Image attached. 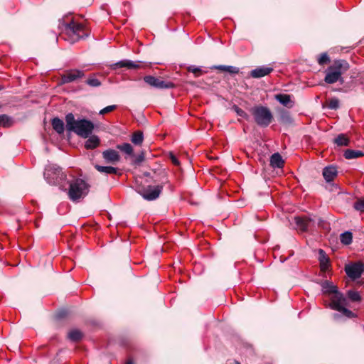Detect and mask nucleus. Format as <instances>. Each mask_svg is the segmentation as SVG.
Instances as JSON below:
<instances>
[{"instance_id":"f257e3e1","label":"nucleus","mask_w":364,"mask_h":364,"mask_svg":"<svg viewBox=\"0 0 364 364\" xmlns=\"http://www.w3.org/2000/svg\"><path fill=\"white\" fill-rule=\"evenodd\" d=\"M322 288L326 293L332 294L330 306L332 309L341 312L347 318H354L355 314L346 308L348 305L347 298L337 289L332 283L325 281L322 283Z\"/></svg>"},{"instance_id":"f03ea898","label":"nucleus","mask_w":364,"mask_h":364,"mask_svg":"<svg viewBox=\"0 0 364 364\" xmlns=\"http://www.w3.org/2000/svg\"><path fill=\"white\" fill-rule=\"evenodd\" d=\"M65 129L68 132H74L82 138H87L94 129V124L87 119L76 120L73 113H68L65 116Z\"/></svg>"},{"instance_id":"7ed1b4c3","label":"nucleus","mask_w":364,"mask_h":364,"mask_svg":"<svg viewBox=\"0 0 364 364\" xmlns=\"http://www.w3.org/2000/svg\"><path fill=\"white\" fill-rule=\"evenodd\" d=\"M350 68L349 63L345 60H335L325 70L324 81L328 84L336 82H343L342 75L346 73Z\"/></svg>"},{"instance_id":"20e7f679","label":"nucleus","mask_w":364,"mask_h":364,"mask_svg":"<svg viewBox=\"0 0 364 364\" xmlns=\"http://www.w3.org/2000/svg\"><path fill=\"white\" fill-rule=\"evenodd\" d=\"M90 189V186L81 178H75L70 181L68 192L69 198L73 201H78L85 197Z\"/></svg>"},{"instance_id":"39448f33","label":"nucleus","mask_w":364,"mask_h":364,"mask_svg":"<svg viewBox=\"0 0 364 364\" xmlns=\"http://www.w3.org/2000/svg\"><path fill=\"white\" fill-rule=\"evenodd\" d=\"M250 112L257 125L262 127H268L273 120V115L270 109L262 105L253 107Z\"/></svg>"},{"instance_id":"423d86ee","label":"nucleus","mask_w":364,"mask_h":364,"mask_svg":"<svg viewBox=\"0 0 364 364\" xmlns=\"http://www.w3.org/2000/svg\"><path fill=\"white\" fill-rule=\"evenodd\" d=\"M44 177L48 183L62 186L66 181L67 176L59 166L48 165L45 169Z\"/></svg>"},{"instance_id":"0eeeda50","label":"nucleus","mask_w":364,"mask_h":364,"mask_svg":"<svg viewBox=\"0 0 364 364\" xmlns=\"http://www.w3.org/2000/svg\"><path fill=\"white\" fill-rule=\"evenodd\" d=\"M166 181H162L161 185L156 186H147L142 187L140 186H136V190L146 200H154L158 198L162 191L164 184Z\"/></svg>"},{"instance_id":"6e6552de","label":"nucleus","mask_w":364,"mask_h":364,"mask_svg":"<svg viewBox=\"0 0 364 364\" xmlns=\"http://www.w3.org/2000/svg\"><path fill=\"white\" fill-rule=\"evenodd\" d=\"M65 31L68 35L73 36L75 40L83 38L88 35L84 26L75 21L66 24Z\"/></svg>"},{"instance_id":"1a4fd4ad","label":"nucleus","mask_w":364,"mask_h":364,"mask_svg":"<svg viewBox=\"0 0 364 364\" xmlns=\"http://www.w3.org/2000/svg\"><path fill=\"white\" fill-rule=\"evenodd\" d=\"M346 274L352 279L360 278L364 272V264L362 262H350L345 266Z\"/></svg>"},{"instance_id":"9d476101","label":"nucleus","mask_w":364,"mask_h":364,"mask_svg":"<svg viewBox=\"0 0 364 364\" xmlns=\"http://www.w3.org/2000/svg\"><path fill=\"white\" fill-rule=\"evenodd\" d=\"M144 81L149 86L156 89H170L175 87V85L172 82L165 81L161 77H156L152 75L144 76Z\"/></svg>"},{"instance_id":"9b49d317","label":"nucleus","mask_w":364,"mask_h":364,"mask_svg":"<svg viewBox=\"0 0 364 364\" xmlns=\"http://www.w3.org/2000/svg\"><path fill=\"white\" fill-rule=\"evenodd\" d=\"M85 76V72L77 69L70 70L61 76V82L67 84L82 78Z\"/></svg>"},{"instance_id":"f8f14e48","label":"nucleus","mask_w":364,"mask_h":364,"mask_svg":"<svg viewBox=\"0 0 364 364\" xmlns=\"http://www.w3.org/2000/svg\"><path fill=\"white\" fill-rule=\"evenodd\" d=\"M296 229L301 232H306L314 225L313 219L307 217L297 216L294 218Z\"/></svg>"},{"instance_id":"ddd939ff","label":"nucleus","mask_w":364,"mask_h":364,"mask_svg":"<svg viewBox=\"0 0 364 364\" xmlns=\"http://www.w3.org/2000/svg\"><path fill=\"white\" fill-rule=\"evenodd\" d=\"M142 67L141 62H133L130 60H123L110 65V68L112 70H117L122 68H126L127 69H139Z\"/></svg>"},{"instance_id":"4468645a","label":"nucleus","mask_w":364,"mask_h":364,"mask_svg":"<svg viewBox=\"0 0 364 364\" xmlns=\"http://www.w3.org/2000/svg\"><path fill=\"white\" fill-rule=\"evenodd\" d=\"M102 157L107 164H116L120 160L119 153L112 149H107L102 152Z\"/></svg>"},{"instance_id":"2eb2a0df","label":"nucleus","mask_w":364,"mask_h":364,"mask_svg":"<svg viewBox=\"0 0 364 364\" xmlns=\"http://www.w3.org/2000/svg\"><path fill=\"white\" fill-rule=\"evenodd\" d=\"M273 70L270 67H259L252 70L250 73V76L253 78H260L270 74Z\"/></svg>"},{"instance_id":"dca6fc26","label":"nucleus","mask_w":364,"mask_h":364,"mask_svg":"<svg viewBox=\"0 0 364 364\" xmlns=\"http://www.w3.org/2000/svg\"><path fill=\"white\" fill-rule=\"evenodd\" d=\"M338 171L336 166H329L323 170V176L326 182H331L337 176Z\"/></svg>"},{"instance_id":"f3484780","label":"nucleus","mask_w":364,"mask_h":364,"mask_svg":"<svg viewBox=\"0 0 364 364\" xmlns=\"http://www.w3.org/2000/svg\"><path fill=\"white\" fill-rule=\"evenodd\" d=\"M275 99L285 107L290 108L294 105V102L291 100V97L289 95L278 94L275 95Z\"/></svg>"},{"instance_id":"a211bd4d","label":"nucleus","mask_w":364,"mask_h":364,"mask_svg":"<svg viewBox=\"0 0 364 364\" xmlns=\"http://www.w3.org/2000/svg\"><path fill=\"white\" fill-rule=\"evenodd\" d=\"M51 124L53 129L59 134H62L65 131V124L62 119L55 117L52 119Z\"/></svg>"},{"instance_id":"6ab92c4d","label":"nucleus","mask_w":364,"mask_h":364,"mask_svg":"<svg viewBox=\"0 0 364 364\" xmlns=\"http://www.w3.org/2000/svg\"><path fill=\"white\" fill-rule=\"evenodd\" d=\"M319 254V262H320V267L321 269L323 272L326 271L329 266V259L327 257L325 252L320 249L318 251Z\"/></svg>"},{"instance_id":"aec40b11","label":"nucleus","mask_w":364,"mask_h":364,"mask_svg":"<svg viewBox=\"0 0 364 364\" xmlns=\"http://www.w3.org/2000/svg\"><path fill=\"white\" fill-rule=\"evenodd\" d=\"M284 164L282 157L279 153H274L270 158V164L273 168H282Z\"/></svg>"},{"instance_id":"412c9836","label":"nucleus","mask_w":364,"mask_h":364,"mask_svg":"<svg viewBox=\"0 0 364 364\" xmlns=\"http://www.w3.org/2000/svg\"><path fill=\"white\" fill-rule=\"evenodd\" d=\"M100 144V139L98 136L93 135L89 137L85 141V146L87 149H93L97 147Z\"/></svg>"},{"instance_id":"4be33fe9","label":"nucleus","mask_w":364,"mask_h":364,"mask_svg":"<svg viewBox=\"0 0 364 364\" xmlns=\"http://www.w3.org/2000/svg\"><path fill=\"white\" fill-rule=\"evenodd\" d=\"M95 168L100 173L105 174H117L118 169L112 166H103L98 164L95 165Z\"/></svg>"},{"instance_id":"5701e85b","label":"nucleus","mask_w":364,"mask_h":364,"mask_svg":"<svg viewBox=\"0 0 364 364\" xmlns=\"http://www.w3.org/2000/svg\"><path fill=\"white\" fill-rule=\"evenodd\" d=\"M343 155L347 159H353L363 156L364 153L360 150L347 149L345 151Z\"/></svg>"},{"instance_id":"b1692460","label":"nucleus","mask_w":364,"mask_h":364,"mask_svg":"<svg viewBox=\"0 0 364 364\" xmlns=\"http://www.w3.org/2000/svg\"><path fill=\"white\" fill-rule=\"evenodd\" d=\"M211 68L228 72L231 74H237L239 73L238 68L231 65H214Z\"/></svg>"},{"instance_id":"393cba45","label":"nucleus","mask_w":364,"mask_h":364,"mask_svg":"<svg viewBox=\"0 0 364 364\" xmlns=\"http://www.w3.org/2000/svg\"><path fill=\"white\" fill-rule=\"evenodd\" d=\"M334 143L338 146H347L349 145V138L344 134H340L333 140Z\"/></svg>"},{"instance_id":"a878e982","label":"nucleus","mask_w":364,"mask_h":364,"mask_svg":"<svg viewBox=\"0 0 364 364\" xmlns=\"http://www.w3.org/2000/svg\"><path fill=\"white\" fill-rule=\"evenodd\" d=\"M68 337L70 341L77 342V341H79L82 338V333L80 331L74 329V330L70 331L68 333Z\"/></svg>"},{"instance_id":"bb28decb","label":"nucleus","mask_w":364,"mask_h":364,"mask_svg":"<svg viewBox=\"0 0 364 364\" xmlns=\"http://www.w3.org/2000/svg\"><path fill=\"white\" fill-rule=\"evenodd\" d=\"M132 142L135 145H141L144 140L143 133L141 131L134 132L132 136Z\"/></svg>"},{"instance_id":"cd10ccee","label":"nucleus","mask_w":364,"mask_h":364,"mask_svg":"<svg viewBox=\"0 0 364 364\" xmlns=\"http://www.w3.org/2000/svg\"><path fill=\"white\" fill-rule=\"evenodd\" d=\"M341 242L346 245H350L353 240V235L350 232L346 231L341 235Z\"/></svg>"},{"instance_id":"c85d7f7f","label":"nucleus","mask_w":364,"mask_h":364,"mask_svg":"<svg viewBox=\"0 0 364 364\" xmlns=\"http://www.w3.org/2000/svg\"><path fill=\"white\" fill-rule=\"evenodd\" d=\"M117 148L128 155L133 154V148H132V145L129 143H124L122 144H118L117 146Z\"/></svg>"},{"instance_id":"c756f323","label":"nucleus","mask_w":364,"mask_h":364,"mask_svg":"<svg viewBox=\"0 0 364 364\" xmlns=\"http://www.w3.org/2000/svg\"><path fill=\"white\" fill-rule=\"evenodd\" d=\"M347 296L351 301H360L361 296L359 293L354 290H348L347 291Z\"/></svg>"},{"instance_id":"7c9ffc66","label":"nucleus","mask_w":364,"mask_h":364,"mask_svg":"<svg viewBox=\"0 0 364 364\" xmlns=\"http://www.w3.org/2000/svg\"><path fill=\"white\" fill-rule=\"evenodd\" d=\"M12 124V119L6 114L0 115V126L9 127Z\"/></svg>"},{"instance_id":"2f4dec72","label":"nucleus","mask_w":364,"mask_h":364,"mask_svg":"<svg viewBox=\"0 0 364 364\" xmlns=\"http://www.w3.org/2000/svg\"><path fill=\"white\" fill-rule=\"evenodd\" d=\"M279 121L284 124H291L293 122L292 118L287 112H282Z\"/></svg>"},{"instance_id":"473e14b6","label":"nucleus","mask_w":364,"mask_h":364,"mask_svg":"<svg viewBox=\"0 0 364 364\" xmlns=\"http://www.w3.org/2000/svg\"><path fill=\"white\" fill-rule=\"evenodd\" d=\"M187 70L190 73H193L196 77H198L202 75L203 74L206 73V71H203L202 69L195 65L188 66L187 68Z\"/></svg>"},{"instance_id":"72a5a7b5","label":"nucleus","mask_w":364,"mask_h":364,"mask_svg":"<svg viewBox=\"0 0 364 364\" xmlns=\"http://www.w3.org/2000/svg\"><path fill=\"white\" fill-rule=\"evenodd\" d=\"M86 83L93 87H100L101 85V82L100 80L95 77H90L86 80Z\"/></svg>"},{"instance_id":"f704fd0d","label":"nucleus","mask_w":364,"mask_h":364,"mask_svg":"<svg viewBox=\"0 0 364 364\" xmlns=\"http://www.w3.org/2000/svg\"><path fill=\"white\" fill-rule=\"evenodd\" d=\"M329 62H330V58L326 53H323L321 54V55L318 58V63L320 65H323Z\"/></svg>"},{"instance_id":"c9c22d12","label":"nucleus","mask_w":364,"mask_h":364,"mask_svg":"<svg viewBox=\"0 0 364 364\" xmlns=\"http://www.w3.org/2000/svg\"><path fill=\"white\" fill-rule=\"evenodd\" d=\"M339 107V100L337 98H331L328 102V107L331 109H336Z\"/></svg>"},{"instance_id":"e433bc0d","label":"nucleus","mask_w":364,"mask_h":364,"mask_svg":"<svg viewBox=\"0 0 364 364\" xmlns=\"http://www.w3.org/2000/svg\"><path fill=\"white\" fill-rule=\"evenodd\" d=\"M354 208L356 210L364 213V199L358 200L354 203Z\"/></svg>"},{"instance_id":"4c0bfd02","label":"nucleus","mask_w":364,"mask_h":364,"mask_svg":"<svg viewBox=\"0 0 364 364\" xmlns=\"http://www.w3.org/2000/svg\"><path fill=\"white\" fill-rule=\"evenodd\" d=\"M233 109L235 110V112L237 113V114L238 116L243 117V118H246V119L248 117L247 114L243 109L238 107L237 106L235 105L233 107Z\"/></svg>"},{"instance_id":"58836bf2","label":"nucleus","mask_w":364,"mask_h":364,"mask_svg":"<svg viewBox=\"0 0 364 364\" xmlns=\"http://www.w3.org/2000/svg\"><path fill=\"white\" fill-rule=\"evenodd\" d=\"M116 108H117V105H109V106H107V107L103 108L102 109H101L100 111L99 114L103 115V114H105L107 113L114 111Z\"/></svg>"},{"instance_id":"ea45409f","label":"nucleus","mask_w":364,"mask_h":364,"mask_svg":"<svg viewBox=\"0 0 364 364\" xmlns=\"http://www.w3.org/2000/svg\"><path fill=\"white\" fill-rule=\"evenodd\" d=\"M144 160V152H141L140 154L136 156L135 157V159L134 160V164L135 165H139L141 162H143Z\"/></svg>"},{"instance_id":"a19ab883","label":"nucleus","mask_w":364,"mask_h":364,"mask_svg":"<svg viewBox=\"0 0 364 364\" xmlns=\"http://www.w3.org/2000/svg\"><path fill=\"white\" fill-rule=\"evenodd\" d=\"M171 159V161L173 162V164H174L175 165H178L179 164V161H178V160L177 159V158L176 156L172 155Z\"/></svg>"},{"instance_id":"79ce46f5","label":"nucleus","mask_w":364,"mask_h":364,"mask_svg":"<svg viewBox=\"0 0 364 364\" xmlns=\"http://www.w3.org/2000/svg\"><path fill=\"white\" fill-rule=\"evenodd\" d=\"M65 314H66V311H61L58 312V316L59 318H62V317L65 316Z\"/></svg>"},{"instance_id":"37998d69","label":"nucleus","mask_w":364,"mask_h":364,"mask_svg":"<svg viewBox=\"0 0 364 364\" xmlns=\"http://www.w3.org/2000/svg\"><path fill=\"white\" fill-rule=\"evenodd\" d=\"M126 364H134L133 361L131 360V359H129L127 362H126Z\"/></svg>"},{"instance_id":"c03bdc74","label":"nucleus","mask_w":364,"mask_h":364,"mask_svg":"<svg viewBox=\"0 0 364 364\" xmlns=\"http://www.w3.org/2000/svg\"><path fill=\"white\" fill-rule=\"evenodd\" d=\"M144 176H146V177H149V176H150V173H149V172H144Z\"/></svg>"},{"instance_id":"a18cd8bd","label":"nucleus","mask_w":364,"mask_h":364,"mask_svg":"<svg viewBox=\"0 0 364 364\" xmlns=\"http://www.w3.org/2000/svg\"><path fill=\"white\" fill-rule=\"evenodd\" d=\"M2 89H3V87L0 86V90H1Z\"/></svg>"},{"instance_id":"49530a36","label":"nucleus","mask_w":364,"mask_h":364,"mask_svg":"<svg viewBox=\"0 0 364 364\" xmlns=\"http://www.w3.org/2000/svg\"><path fill=\"white\" fill-rule=\"evenodd\" d=\"M235 364H240V363H238V362H236V363H235Z\"/></svg>"}]
</instances>
